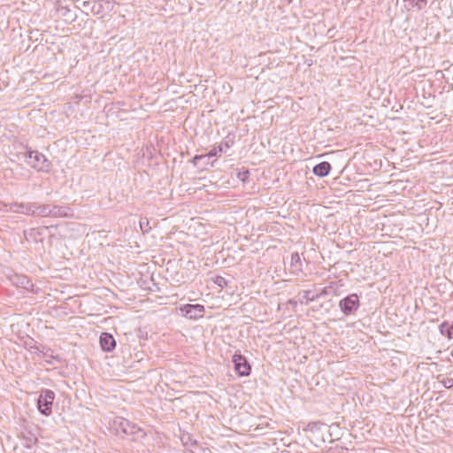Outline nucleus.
Listing matches in <instances>:
<instances>
[{
    "label": "nucleus",
    "mask_w": 453,
    "mask_h": 453,
    "mask_svg": "<svg viewBox=\"0 0 453 453\" xmlns=\"http://www.w3.org/2000/svg\"><path fill=\"white\" fill-rule=\"evenodd\" d=\"M114 429L117 434L134 435L137 439L143 438L146 434L137 425L130 422L128 419L118 417L113 421Z\"/></svg>",
    "instance_id": "nucleus-1"
},
{
    "label": "nucleus",
    "mask_w": 453,
    "mask_h": 453,
    "mask_svg": "<svg viewBox=\"0 0 453 453\" xmlns=\"http://www.w3.org/2000/svg\"><path fill=\"white\" fill-rule=\"evenodd\" d=\"M27 163L37 171L48 173L50 170L51 164L46 157L37 150L28 151Z\"/></svg>",
    "instance_id": "nucleus-2"
},
{
    "label": "nucleus",
    "mask_w": 453,
    "mask_h": 453,
    "mask_svg": "<svg viewBox=\"0 0 453 453\" xmlns=\"http://www.w3.org/2000/svg\"><path fill=\"white\" fill-rule=\"evenodd\" d=\"M55 399V393L50 389L41 391L37 399V407L39 411L44 416H50L52 411V404Z\"/></svg>",
    "instance_id": "nucleus-3"
},
{
    "label": "nucleus",
    "mask_w": 453,
    "mask_h": 453,
    "mask_svg": "<svg viewBox=\"0 0 453 453\" xmlns=\"http://www.w3.org/2000/svg\"><path fill=\"white\" fill-rule=\"evenodd\" d=\"M180 313L189 319H199L204 315V306L196 304H183L179 307Z\"/></svg>",
    "instance_id": "nucleus-4"
},
{
    "label": "nucleus",
    "mask_w": 453,
    "mask_h": 453,
    "mask_svg": "<svg viewBox=\"0 0 453 453\" xmlns=\"http://www.w3.org/2000/svg\"><path fill=\"white\" fill-rule=\"evenodd\" d=\"M341 311L346 315L353 314L359 307V298L357 294H350L339 303Z\"/></svg>",
    "instance_id": "nucleus-5"
},
{
    "label": "nucleus",
    "mask_w": 453,
    "mask_h": 453,
    "mask_svg": "<svg viewBox=\"0 0 453 453\" xmlns=\"http://www.w3.org/2000/svg\"><path fill=\"white\" fill-rule=\"evenodd\" d=\"M234 365V370L240 376H248L250 373L251 367L246 357L241 354H234L232 359Z\"/></svg>",
    "instance_id": "nucleus-6"
},
{
    "label": "nucleus",
    "mask_w": 453,
    "mask_h": 453,
    "mask_svg": "<svg viewBox=\"0 0 453 453\" xmlns=\"http://www.w3.org/2000/svg\"><path fill=\"white\" fill-rule=\"evenodd\" d=\"M34 207H35V203H11V205H10V209L12 211H13L15 213H22V214L29 215V216H35Z\"/></svg>",
    "instance_id": "nucleus-7"
},
{
    "label": "nucleus",
    "mask_w": 453,
    "mask_h": 453,
    "mask_svg": "<svg viewBox=\"0 0 453 453\" xmlns=\"http://www.w3.org/2000/svg\"><path fill=\"white\" fill-rule=\"evenodd\" d=\"M100 345L103 350L110 352L115 348L116 341L111 334L102 333L100 335Z\"/></svg>",
    "instance_id": "nucleus-8"
},
{
    "label": "nucleus",
    "mask_w": 453,
    "mask_h": 453,
    "mask_svg": "<svg viewBox=\"0 0 453 453\" xmlns=\"http://www.w3.org/2000/svg\"><path fill=\"white\" fill-rule=\"evenodd\" d=\"M73 211L69 206L50 205V217L65 218L72 216Z\"/></svg>",
    "instance_id": "nucleus-9"
},
{
    "label": "nucleus",
    "mask_w": 453,
    "mask_h": 453,
    "mask_svg": "<svg viewBox=\"0 0 453 453\" xmlns=\"http://www.w3.org/2000/svg\"><path fill=\"white\" fill-rule=\"evenodd\" d=\"M290 273L294 275H299L303 273L301 257L297 252L292 253L291 255Z\"/></svg>",
    "instance_id": "nucleus-10"
},
{
    "label": "nucleus",
    "mask_w": 453,
    "mask_h": 453,
    "mask_svg": "<svg viewBox=\"0 0 453 453\" xmlns=\"http://www.w3.org/2000/svg\"><path fill=\"white\" fill-rule=\"evenodd\" d=\"M14 284L27 290L34 291V284L31 280L26 275H16L14 280Z\"/></svg>",
    "instance_id": "nucleus-11"
},
{
    "label": "nucleus",
    "mask_w": 453,
    "mask_h": 453,
    "mask_svg": "<svg viewBox=\"0 0 453 453\" xmlns=\"http://www.w3.org/2000/svg\"><path fill=\"white\" fill-rule=\"evenodd\" d=\"M330 170H331V165L326 161H323V162H320L319 164L316 165L313 167L312 172L315 175H317L319 177H326L329 174Z\"/></svg>",
    "instance_id": "nucleus-12"
},
{
    "label": "nucleus",
    "mask_w": 453,
    "mask_h": 453,
    "mask_svg": "<svg viewBox=\"0 0 453 453\" xmlns=\"http://www.w3.org/2000/svg\"><path fill=\"white\" fill-rule=\"evenodd\" d=\"M40 357L48 364L53 365V361L55 360L58 363H61V358L58 355L53 354V350L50 349H48L46 351H40L39 353Z\"/></svg>",
    "instance_id": "nucleus-13"
},
{
    "label": "nucleus",
    "mask_w": 453,
    "mask_h": 453,
    "mask_svg": "<svg viewBox=\"0 0 453 453\" xmlns=\"http://www.w3.org/2000/svg\"><path fill=\"white\" fill-rule=\"evenodd\" d=\"M34 211H35V216L50 217V204L37 205L36 203H35Z\"/></svg>",
    "instance_id": "nucleus-14"
},
{
    "label": "nucleus",
    "mask_w": 453,
    "mask_h": 453,
    "mask_svg": "<svg viewBox=\"0 0 453 453\" xmlns=\"http://www.w3.org/2000/svg\"><path fill=\"white\" fill-rule=\"evenodd\" d=\"M227 149H229V145L227 142L220 143L219 146L214 147L212 150H211L207 154V157L208 158L212 157H219L222 153L226 152Z\"/></svg>",
    "instance_id": "nucleus-15"
},
{
    "label": "nucleus",
    "mask_w": 453,
    "mask_h": 453,
    "mask_svg": "<svg viewBox=\"0 0 453 453\" xmlns=\"http://www.w3.org/2000/svg\"><path fill=\"white\" fill-rule=\"evenodd\" d=\"M440 331L441 334L446 335L449 339L453 337V324L449 326L448 323L443 322L440 326Z\"/></svg>",
    "instance_id": "nucleus-16"
},
{
    "label": "nucleus",
    "mask_w": 453,
    "mask_h": 453,
    "mask_svg": "<svg viewBox=\"0 0 453 453\" xmlns=\"http://www.w3.org/2000/svg\"><path fill=\"white\" fill-rule=\"evenodd\" d=\"M180 440L183 445L187 448H188L189 445H196V441L193 440L189 434H183L180 437Z\"/></svg>",
    "instance_id": "nucleus-17"
},
{
    "label": "nucleus",
    "mask_w": 453,
    "mask_h": 453,
    "mask_svg": "<svg viewBox=\"0 0 453 453\" xmlns=\"http://www.w3.org/2000/svg\"><path fill=\"white\" fill-rule=\"evenodd\" d=\"M213 281L217 286H219L221 288H224L227 285V281L223 276H216Z\"/></svg>",
    "instance_id": "nucleus-18"
},
{
    "label": "nucleus",
    "mask_w": 453,
    "mask_h": 453,
    "mask_svg": "<svg viewBox=\"0 0 453 453\" xmlns=\"http://www.w3.org/2000/svg\"><path fill=\"white\" fill-rule=\"evenodd\" d=\"M140 227H141V230L144 233L148 232L150 229V226H149V221L146 218H142L140 219Z\"/></svg>",
    "instance_id": "nucleus-19"
},
{
    "label": "nucleus",
    "mask_w": 453,
    "mask_h": 453,
    "mask_svg": "<svg viewBox=\"0 0 453 453\" xmlns=\"http://www.w3.org/2000/svg\"><path fill=\"white\" fill-rule=\"evenodd\" d=\"M250 176V172L248 170L239 172L237 173V178L242 180V182H245L247 179Z\"/></svg>",
    "instance_id": "nucleus-20"
},
{
    "label": "nucleus",
    "mask_w": 453,
    "mask_h": 453,
    "mask_svg": "<svg viewBox=\"0 0 453 453\" xmlns=\"http://www.w3.org/2000/svg\"><path fill=\"white\" fill-rule=\"evenodd\" d=\"M205 158H208L207 154L206 155H196L193 157L192 163L194 164V165H197L199 161L205 159Z\"/></svg>",
    "instance_id": "nucleus-21"
},
{
    "label": "nucleus",
    "mask_w": 453,
    "mask_h": 453,
    "mask_svg": "<svg viewBox=\"0 0 453 453\" xmlns=\"http://www.w3.org/2000/svg\"><path fill=\"white\" fill-rule=\"evenodd\" d=\"M441 383L444 386V388H453V379H451V378H448V379L443 380L441 381Z\"/></svg>",
    "instance_id": "nucleus-22"
},
{
    "label": "nucleus",
    "mask_w": 453,
    "mask_h": 453,
    "mask_svg": "<svg viewBox=\"0 0 453 453\" xmlns=\"http://www.w3.org/2000/svg\"><path fill=\"white\" fill-rule=\"evenodd\" d=\"M310 291H306L305 292V297L309 300V301H314L315 299H317L319 297V296H311L310 297Z\"/></svg>",
    "instance_id": "nucleus-23"
},
{
    "label": "nucleus",
    "mask_w": 453,
    "mask_h": 453,
    "mask_svg": "<svg viewBox=\"0 0 453 453\" xmlns=\"http://www.w3.org/2000/svg\"><path fill=\"white\" fill-rule=\"evenodd\" d=\"M101 4L99 3H94L92 7V11H96V12H100Z\"/></svg>",
    "instance_id": "nucleus-24"
},
{
    "label": "nucleus",
    "mask_w": 453,
    "mask_h": 453,
    "mask_svg": "<svg viewBox=\"0 0 453 453\" xmlns=\"http://www.w3.org/2000/svg\"><path fill=\"white\" fill-rule=\"evenodd\" d=\"M198 443L196 442V445H189V447L188 449H189V450L192 452V453H197L196 452V450L198 449Z\"/></svg>",
    "instance_id": "nucleus-25"
},
{
    "label": "nucleus",
    "mask_w": 453,
    "mask_h": 453,
    "mask_svg": "<svg viewBox=\"0 0 453 453\" xmlns=\"http://www.w3.org/2000/svg\"><path fill=\"white\" fill-rule=\"evenodd\" d=\"M317 426H318V423H314V422H313V423H309V424H308V428H309L310 430H313V429H315Z\"/></svg>",
    "instance_id": "nucleus-26"
},
{
    "label": "nucleus",
    "mask_w": 453,
    "mask_h": 453,
    "mask_svg": "<svg viewBox=\"0 0 453 453\" xmlns=\"http://www.w3.org/2000/svg\"><path fill=\"white\" fill-rule=\"evenodd\" d=\"M326 293H327V292H326V288H324V289L321 291V293H320L319 295H318V296H319H319H325V295H326Z\"/></svg>",
    "instance_id": "nucleus-27"
},
{
    "label": "nucleus",
    "mask_w": 453,
    "mask_h": 453,
    "mask_svg": "<svg viewBox=\"0 0 453 453\" xmlns=\"http://www.w3.org/2000/svg\"><path fill=\"white\" fill-rule=\"evenodd\" d=\"M451 356H452V357H453V351L451 352Z\"/></svg>",
    "instance_id": "nucleus-28"
}]
</instances>
